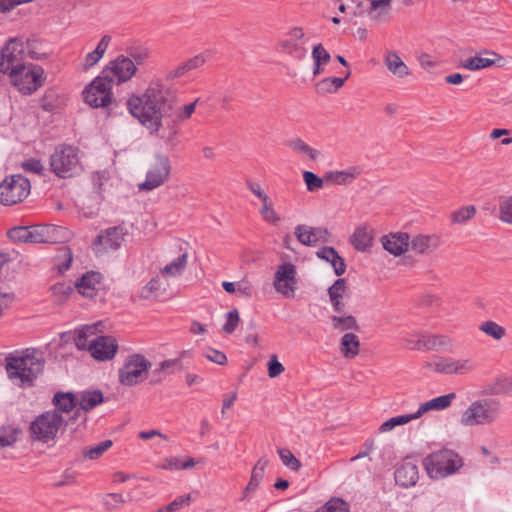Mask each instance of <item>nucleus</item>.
I'll list each match as a JSON object with an SVG mask.
<instances>
[{
    "instance_id": "obj_54",
    "label": "nucleus",
    "mask_w": 512,
    "mask_h": 512,
    "mask_svg": "<svg viewBox=\"0 0 512 512\" xmlns=\"http://www.w3.org/2000/svg\"><path fill=\"white\" fill-rule=\"evenodd\" d=\"M500 219L512 224V196L503 199L499 204Z\"/></svg>"
},
{
    "instance_id": "obj_36",
    "label": "nucleus",
    "mask_w": 512,
    "mask_h": 512,
    "mask_svg": "<svg viewBox=\"0 0 512 512\" xmlns=\"http://www.w3.org/2000/svg\"><path fill=\"white\" fill-rule=\"evenodd\" d=\"M386 67L396 77L403 79L410 75L408 66L401 60L396 53H391L386 56Z\"/></svg>"
},
{
    "instance_id": "obj_12",
    "label": "nucleus",
    "mask_w": 512,
    "mask_h": 512,
    "mask_svg": "<svg viewBox=\"0 0 512 512\" xmlns=\"http://www.w3.org/2000/svg\"><path fill=\"white\" fill-rule=\"evenodd\" d=\"M113 84L100 73L83 91L85 103L92 108H107L113 102Z\"/></svg>"
},
{
    "instance_id": "obj_24",
    "label": "nucleus",
    "mask_w": 512,
    "mask_h": 512,
    "mask_svg": "<svg viewBox=\"0 0 512 512\" xmlns=\"http://www.w3.org/2000/svg\"><path fill=\"white\" fill-rule=\"evenodd\" d=\"M481 393L485 396L506 395L512 397V377L502 375L494 378L484 386Z\"/></svg>"
},
{
    "instance_id": "obj_4",
    "label": "nucleus",
    "mask_w": 512,
    "mask_h": 512,
    "mask_svg": "<svg viewBox=\"0 0 512 512\" xmlns=\"http://www.w3.org/2000/svg\"><path fill=\"white\" fill-rule=\"evenodd\" d=\"M423 465L431 479H442L455 474L463 466V461L455 451L441 449L425 457Z\"/></svg>"
},
{
    "instance_id": "obj_17",
    "label": "nucleus",
    "mask_w": 512,
    "mask_h": 512,
    "mask_svg": "<svg viewBox=\"0 0 512 512\" xmlns=\"http://www.w3.org/2000/svg\"><path fill=\"white\" fill-rule=\"evenodd\" d=\"M137 68L131 58L124 55L118 56L110 61L102 70V74L106 76L111 83L121 84L132 78Z\"/></svg>"
},
{
    "instance_id": "obj_27",
    "label": "nucleus",
    "mask_w": 512,
    "mask_h": 512,
    "mask_svg": "<svg viewBox=\"0 0 512 512\" xmlns=\"http://www.w3.org/2000/svg\"><path fill=\"white\" fill-rule=\"evenodd\" d=\"M268 464L269 460L266 457H262L257 461V463L252 469L250 480L246 487L244 488L243 497L241 498V500H244L247 497H249V495L258 488V486L260 485L264 478L265 469L268 466Z\"/></svg>"
},
{
    "instance_id": "obj_18",
    "label": "nucleus",
    "mask_w": 512,
    "mask_h": 512,
    "mask_svg": "<svg viewBox=\"0 0 512 512\" xmlns=\"http://www.w3.org/2000/svg\"><path fill=\"white\" fill-rule=\"evenodd\" d=\"M296 276L297 270L294 264L286 262L279 265L274 274L275 290L285 297H293L297 284Z\"/></svg>"
},
{
    "instance_id": "obj_34",
    "label": "nucleus",
    "mask_w": 512,
    "mask_h": 512,
    "mask_svg": "<svg viewBox=\"0 0 512 512\" xmlns=\"http://www.w3.org/2000/svg\"><path fill=\"white\" fill-rule=\"evenodd\" d=\"M372 230H368V226L359 227L352 235L351 242L358 251H365L372 245Z\"/></svg>"
},
{
    "instance_id": "obj_40",
    "label": "nucleus",
    "mask_w": 512,
    "mask_h": 512,
    "mask_svg": "<svg viewBox=\"0 0 512 512\" xmlns=\"http://www.w3.org/2000/svg\"><path fill=\"white\" fill-rule=\"evenodd\" d=\"M187 254L183 253L169 264H167L162 270L161 274L165 277H177L182 274L187 265Z\"/></svg>"
},
{
    "instance_id": "obj_38",
    "label": "nucleus",
    "mask_w": 512,
    "mask_h": 512,
    "mask_svg": "<svg viewBox=\"0 0 512 512\" xmlns=\"http://www.w3.org/2000/svg\"><path fill=\"white\" fill-rule=\"evenodd\" d=\"M180 368L181 361L179 359H170L162 361L159 364V367L152 372V383H159L162 380L163 376L172 374L175 372V370Z\"/></svg>"
},
{
    "instance_id": "obj_46",
    "label": "nucleus",
    "mask_w": 512,
    "mask_h": 512,
    "mask_svg": "<svg viewBox=\"0 0 512 512\" xmlns=\"http://www.w3.org/2000/svg\"><path fill=\"white\" fill-rule=\"evenodd\" d=\"M333 327L339 331H345V330H357L358 325L356 322V319L349 315V316H333L332 317Z\"/></svg>"
},
{
    "instance_id": "obj_59",
    "label": "nucleus",
    "mask_w": 512,
    "mask_h": 512,
    "mask_svg": "<svg viewBox=\"0 0 512 512\" xmlns=\"http://www.w3.org/2000/svg\"><path fill=\"white\" fill-rule=\"evenodd\" d=\"M149 56L145 48L133 47L128 50V58H131L136 65H142Z\"/></svg>"
},
{
    "instance_id": "obj_37",
    "label": "nucleus",
    "mask_w": 512,
    "mask_h": 512,
    "mask_svg": "<svg viewBox=\"0 0 512 512\" xmlns=\"http://www.w3.org/2000/svg\"><path fill=\"white\" fill-rule=\"evenodd\" d=\"M279 46L282 53L288 54L294 59L302 60L306 57V48L293 39H283L280 41Z\"/></svg>"
},
{
    "instance_id": "obj_7",
    "label": "nucleus",
    "mask_w": 512,
    "mask_h": 512,
    "mask_svg": "<svg viewBox=\"0 0 512 512\" xmlns=\"http://www.w3.org/2000/svg\"><path fill=\"white\" fill-rule=\"evenodd\" d=\"M53 226H13L7 231L10 240L17 243H57L65 236L59 237Z\"/></svg>"
},
{
    "instance_id": "obj_33",
    "label": "nucleus",
    "mask_w": 512,
    "mask_h": 512,
    "mask_svg": "<svg viewBox=\"0 0 512 512\" xmlns=\"http://www.w3.org/2000/svg\"><path fill=\"white\" fill-rule=\"evenodd\" d=\"M54 406L62 412L72 411L78 404V398L72 392H57L53 397Z\"/></svg>"
},
{
    "instance_id": "obj_21",
    "label": "nucleus",
    "mask_w": 512,
    "mask_h": 512,
    "mask_svg": "<svg viewBox=\"0 0 512 512\" xmlns=\"http://www.w3.org/2000/svg\"><path fill=\"white\" fill-rule=\"evenodd\" d=\"M246 186L256 197L262 201L260 213L266 222L274 223L282 221V218L273 208V202L271 198L262 190L259 183L248 180L246 182Z\"/></svg>"
},
{
    "instance_id": "obj_19",
    "label": "nucleus",
    "mask_w": 512,
    "mask_h": 512,
    "mask_svg": "<svg viewBox=\"0 0 512 512\" xmlns=\"http://www.w3.org/2000/svg\"><path fill=\"white\" fill-rule=\"evenodd\" d=\"M125 234L123 226H110L95 238L92 248L96 254L115 250L120 247Z\"/></svg>"
},
{
    "instance_id": "obj_55",
    "label": "nucleus",
    "mask_w": 512,
    "mask_h": 512,
    "mask_svg": "<svg viewBox=\"0 0 512 512\" xmlns=\"http://www.w3.org/2000/svg\"><path fill=\"white\" fill-rule=\"evenodd\" d=\"M52 294L56 297L57 301L65 300L73 291L71 285L59 282L51 287Z\"/></svg>"
},
{
    "instance_id": "obj_58",
    "label": "nucleus",
    "mask_w": 512,
    "mask_h": 512,
    "mask_svg": "<svg viewBox=\"0 0 512 512\" xmlns=\"http://www.w3.org/2000/svg\"><path fill=\"white\" fill-rule=\"evenodd\" d=\"M349 178H353V175L345 171H330L324 176L326 181L335 184H345Z\"/></svg>"
},
{
    "instance_id": "obj_35",
    "label": "nucleus",
    "mask_w": 512,
    "mask_h": 512,
    "mask_svg": "<svg viewBox=\"0 0 512 512\" xmlns=\"http://www.w3.org/2000/svg\"><path fill=\"white\" fill-rule=\"evenodd\" d=\"M286 146L296 153L306 155L311 160H317L321 155L320 151L310 147L299 137H294L286 141Z\"/></svg>"
},
{
    "instance_id": "obj_26",
    "label": "nucleus",
    "mask_w": 512,
    "mask_h": 512,
    "mask_svg": "<svg viewBox=\"0 0 512 512\" xmlns=\"http://www.w3.org/2000/svg\"><path fill=\"white\" fill-rule=\"evenodd\" d=\"M497 60H501L497 53L485 50L481 54L463 61L462 67L470 71H476L495 65Z\"/></svg>"
},
{
    "instance_id": "obj_3",
    "label": "nucleus",
    "mask_w": 512,
    "mask_h": 512,
    "mask_svg": "<svg viewBox=\"0 0 512 512\" xmlns=\"http://www.w3.org/2000/svg\"><path fill=\"white\" fill-rule=\"evenodd\" d=\"M44 360L36 351L6 357V370L11 379H19L22 383L32 382L42 373Z\"/></svg>"
},
{
    "instance_id": "obj_47",
    "label": "nucleus",
    "mask_w": 512,
    "mask_h": 512,
    "mask_svg": "<svg viewBox=\"0 0 512 512\" xmlns=\"http://www.w3.org/2000/svg\"><path fill=\"white\" fill-rule=\"evenodd\" d=\"M349 504L340 498L330 499L324 506L317 509L316 512H349Z\"/></svg>"
},
{
    "instance_id": "obj_49",
    "label": "nucleus",
    "mask_w": 512,
    "mask_h": 512,
    "mask_svg": "<svg viewBox=\"0 0 512 512\" xmlns=\"http://www.w3.org/2000/svg\"><path fill=\"white\" fill-rule=\"evenodd\" d=\"M198 102H199V99H196L194 102L184 105L180 108L176 109V106H175L174 111L172 112V114H174V116H175L174 121L175 122H177V121L183 122V121L188 120L194 113Z\"/></svg>"
},
{
    "instance_id": "obj_22",
    "label": "nucleus",
    "mask_w": 512,
    "mask_h": 512,
    "mask_svg": "<svg viewBox=\"0 0 512 512\" xmlns=\"http://www.w3.org/2000/svg\"><path fill=\"white\" fill-rule=\"evenodd\" d=\"M295 235L300 243L314 246L319 242L327 241L328 231L323 226H297Z\"/></svg>"
},
{
    "instance_id": "obj_5",
    "label": "nucleus",
    "mask_w": 512,
    "mask_h": 512,
    "mask_svg": "<svg viewBox=\"0 0 512 512\" xmlns=\"http://www.w3.org/2000/svg\"><path fill=\"white\" fill-rule=\"evenodd\" d=\"M51 171L59 178H71L82 171L78 149L69 145L58 146L50 156Z\"/></svg>"
},
{
    "instance_id": "obj_8",
    "label": "nucleus",
    "mask_w": 512,
    "mask_h": 512,
    "mask_svg": "<svg viewBox=\"0 0 512 512\" xmlns=\"http://www.w3.org/2000/svg\"><path fill=\"white\" fill-rule=\"evenodd\" d=\"M152 363L142 354L128 355L118 371L119 382L128 387L142 383L148 376Z\"/></svg>"
},
{
    "instance_id": "obj_10",
    "label": "nucleus",
    "mask_w": 512,
    "mask_h": 512,
    "mask_svg": "<svg viewBox=\"0 0 512 512\" xmlns=\"http://www.w3.org/2000/svg\"><path fill=\"white\" fill-rule=\"evenodd\" d=\"M30 181L21 174L6 177L0 183V203L12 206L22 202L30 194Z\"/></svg>"
},
{
    "instance_id": "obj_39",
    "label": "nucleus",
    "mask_w": 512,
    "mask_h": 512,
    "mask_svg": "<svg viewBox=\"0 0 512 512\" xmlns=\"http://www.w3.org/2000/svg\"><path fill=\"white\" fill-rule=\"evenodd\" d=\"M359 340L354 333H346L341 339V352L346 358H353L359 353Z\"/></svg>"
},
{
    "instance_id": "obj_44",
    "label": "nucleus",
    "mask_w": 512,
    "mask_h": 512,
    "mask_svg": "<svg viewBox=\"0 0 512 512\" xmlns=\"http://www.w3.org/2000/svg\"><path fill=\"white\" fill-rule=\"evenodd\" d=\"M113 445L111 440H104L93 447L84 448L82 454L85 458L96 460L100 458Z\"/></svg>"
},
{
    "instance_id": "obj_14",
    "label": "nucleus",
    "mask_w": 512,
    "mask_h": 512,
    "mask_svg": "<svg viewBox=\"0 0 512 512\" xmlns=\"http://www.w3.org/2000/svg\"><path fill=\"white\" fill-rule=\"evenodd\" d=\"M171 173V164L168 156L156 154L146 173V179L139 184V190L151 191L168 181Z\"/></svg>"
},
{
    "instance_id": "obj_1",
    "label": "nucleus",
    "mask_w": 512,
    "mask_h": 512,
    "mask_svg": "<svg viewBox=\"0 0 512 512\" xmlns=\"http://www.w3.org/2000/svg\"><path fill=\"white\" fill-rule=\"evenodd\" d=\"M177 104L175 91L160 79L152 80L142 95H132L126 102L129 113L151 134L162 127V119L170 117Z\"/></svg>"
},
{
    "instance_id": "obj_41",
    "label": "nucleus",
    "mask_w": 512,
    "mask_h": 512,
    "mask_svg": "<svg viewBox=\"0 0 512 512\" xmlns=\"http://www.w3.org/2000/svg\"><path fill=\"white\" fill-rule=\"evenodd\" d=\"M73 261V254L68 246H62L54 258V266L59 273L69 270Z\"/></svg>"
},
{
    "instance_id": "obj_56",
    "label": "nucleus",
    "mask_w": 512,
    "mask_h": 512,
    "mask_svg": "<svg viewBox=\"0 0 512 512\" xmlns=\"http://www.w3.org/2000/svg\"><path fill=\"white\" fill-rule=\"evenodd\" d=\"M179 134V130L176 126L171 125L167 129L163 130L160 138L165 141L170 149H173L177 145L176 137Z\"/></svg>"
},
{
    "instance_id": "obj_11",
    "label": "nucleus",
    "mask_w": 512,
    "mask_h": 512,
    "mask_svg": "<svg viewBox=\"0 0 512 512\" xmlns=\"http://www.w3.org/2000/svg\"><path fill=\"white\" fill-rule=\"evenodd\" d=\"M12 84L26 95L32 94L44 82V70L39 65L28 64L23 65L10 75Z\"/></svg>"
},
{
    "instance_id": "obj_48",
    "label": "nucleus",
    "mask_w": 512,
    "mask_h": 512,
    "mask_svg": "<svg viewBox=\"0 0 512 512\" xmlns=\"http://www.w3.org/2000/svg\"><path fill=\"white\" fill-rule=\"evenodd\" d=\"M278 454L286 467L293 471L300 470L301 462L294 456V454L289 449H279Z\"/></svg>"
},
{
    "instance_id": "obj_15",
    "label": "nucleus",
    "mask_w": 512,
    "mask_h": 512,
    "mask_svg": "<svg viewBox=\"0 0 512 512\" xmlns=\"http://www.w3.org/2000/svg\"><path fill=\"white\" fill-rule=\"evenodd\" d=\"M26 55L25 43L19 39H10L0 54V72L12 75L14 70H18L25 65Z\"/></svg>"
},
{
    "instance_id": "obj_9",
    "label": "nucleus",
    "mask_w": 512,
    "mask_h": 512,
    "mask_svg": "<svg viewBox=\"0 0 512 512\" xmlns=\"http://www.w3.org/2000/svg\"><path fill=\"white\" fill-rule=\"evenodd\" d=\"M425 367L437 374L451 376H464L476 370V363L472 358H454L450 356H439L433 361L427 362Z\"/></svg>"
},
{
    "instance_id": "obj_45",
    "label": "nucleus",
    "mask_w": 512,
    "mask_h": 512,
    "mask_svg": "<svg viewBox=\"0 0 512 512\" xmlns=\"http://www.w3.org/2000/svg\"><path fill=\"white\" fill-rule=\"evenodd\" d=\"M476 214V208L474 205L464 206L451 215V220L454 224H461L463 222L470 221Z\"/></svg>"
},
{
    "instance_id": "obj_32",
    "label": "nucleus",
    "mask_w": 512,
    "mask_h": 512,
    "mask_svg": "<svg viewBox=\"0 0 512 512\" xmlns=\"http://www.w3.org/2000/svg\"><path fill=\"white\" fill-rule=\"evenodd\" d=\"M350 71L346 72L345 77H328L316 83L315 89L319 94L334 93L339 90L350 76Z\"/></svg>"
},
{
    "instance_id": "obj_6",
    "label": "nucleus",
    "mask_w": 512,
    "mask_h": 512,
    "mask_svg": "<svg viewBox=\"0 0 512 512\" xmlns=\"http://www.w3.org/2000/svg\"><path fill=\"white\" fill-rule=\"evenodd\" d=\"M403 346L412 351H439L454 346L453 340L445 334L417 330L402 337Z\"/></svg>"
},
{
    "instance_id": "obj_52",
    "label": "nucleus",
    "mask_w": 512,
    "mask_h": 512,
    "mask_svg": "<svg viewBox=\"0 0 512 512\" xmlns=\"http://www.w3.org/2000/svg\"><path fill=\"white\" fill-rule=\"evenodd\" d=\"M418 418H420V417L418 416L417 411L412 414L399 415L396 417L389 418L388 420H386V431L392 430L395 427L400 426V425H405V424L409 423L410 421L416 420Z\"/></svg>"
},
{
    "instance_id": "obj_28",
    "label": "nucleus",
    "mask_w": 512,
    "mask_h": 512,
    "mask_svg": "<svg viewBox=\"0 0 512 512\" xmlns=\"http://www.w3.org/2000/svg\"><path fill=\"white\" fill-rule=\"evenodd\" d=\"M456 399V393L451 392L446 395L433 398L425 403L420 404L417 413L422 417L429 411H442L451 406L452 402Z\"/></svg>"
},
{
    "instance_id": "obj_64",
    "label": "nucleus",
    "mask_w": 512,
    "mask_h": 512,
    "mask_svg": "<svg viewBox=\"0 0 512 512\" xmlns=\"http://www.w3.org/2000/svg\"><path fill=\"white\" fill-rule=\"evenodd\" d=\"M284 371V366L278 361L276 355H272L268 362V375L271 378L279 376Z\"/></svg>"
},
{
    "instance_id": "obj_20",
    "label": "nucleus",
    "mask_w": 512,
    "mask_h": 512,
    "mask_svg": "<svg viewBox=\"0 0 512 512\" xmlns=\"http://www.w3.org/2000/svg\"><path fill=\"white\" fill-rule=\"evenodd\" d=\"M117 350V341L111 336H97L91 340L89 345L91 356L100 361L113 359Z\"/></svg>"
},
{
    "instance_id": "obj_42",
    "label": "nucleus",
    "mask_w": 512,
    "mask_h": 512,
    "mask_svg": "<svg viewBox=\"0 0 512 512\" xmlns=\"http://www.w3.org/2000/svg\"><path fill=\"white\" fill-rule=\"evenodd\" d=\"M98 325L99 323L87 325L75 333L74 341L78 349L89 351L91 341H89L88 338L96 334Z\"/></svg>"
},
{
    "instance_id": "obj_30",
    "label": "nucleus",
    "mask_w": 512,
    "mask_h": 512,
    "mask_svg": "<svg viewBox=\"0 0 512 512\" xmlns=\"http://www.w3.org/2000/svg\"><path fill=\"white\" fill-rule=\"evenodd\" d=\"M318 258L329 262L337 276H341L346 271V264L344 259L332 247H323L316 252Z\"/></svg>"
},
{
    "instance_id": "obj_31",
    "label": "nucleus",
    "mask_w": 512,
    "mask_h": 512,
    "mask_svg": "<svg viewBox=\"0 0 512 512\" xmlns=\"http://www.w3.org/2000/svg\"><path fill=\"white\" fill-rule=\"evenodd\" d=\"M440 245V237L436 234L418 235L411 241L412 249L419 253L425 254L434 251Z\"/></svg>"
},
{
    "instance_id": "obj_25",
    "label": "nucleus",
    "mask_w": 512,
    "mask_h": 512,
    "mask_svg": "<svg viewBox=\"0 0 512 512\" xmlns=\"http://www.w3.org/2000/svg\"><path fill=\"white\" fill-rule=\"evenodd\" d=\"M101 280V273L96 271H89L76 281L75 287L83 296L93 297L95 292L98 290L99 285L101 284Z\"/></svg>"
},
{
    "instance_id": "obj_13",
    "label": "nucleus",
    "mask_w": 512,
    "mask_h": 512,
    "mask_svg": "<svg viewBox=\"0 0 512 512\" xmlns=\"http://www.w3.org/2000/svg\"><path fill=\"white\" fill-rule=\"evenodd\" d=\"M63 423V418L56 411H47L37 416L30 425L31 437L35 440L48 442L54 439Z\"/></svg>"
},
{
    "instance_id": "obj_53",
    "label": "nucleus",
    "mask_w": 512,
    "mask_h": 512,
    "mask_svg": "<svg viewBox=\"0 0 512 512\" xmlns=\"http://www.w3.org/2000/svg\"><path fill=\"white\" fill-rule=\"evenodd\" d=\"M240 321L239 312L237 309H233L226 314V322L222 327V330L226 334H231L235 331Z\"/></svg>"
},
{
    "instance_id": "obj_62",
    "label": "nucleus",
    "mask_w": 512,
    "mask_h": 512,
    "mask_svg": "<svg viewBox=\"0 0 512 512\" xmlns=\"http://www.w3.org/2000/svg\"><path fill=\"white\" fill-rule=\"evenodd\" d=\"M346 281L343 278L337 279L334 284L329 287L328 295L330 300L341 299L345 291Z\"/></svg>"
},
{
    "instance_id": "obj_57",
    "label": "nucleus",
    "mask_w": 512,
    "mask_h": 512,
    "mask_svg": "<svg viewBox=\"0 0 512 512\" xmlns=\"http://www.w3.org/2000/svg\"><path fill=\"white\" fill-rule=\"evenodd\" d=\"M312 59L313 62H318L325 65L330 61L331 56L322 44H317L313 47Z\"/></svg>"
},
{
    "instance_id": "obj_50",
    "label": "nucleus",
    "mask_w": 512,
    "mask_h": 512,
    "mask_svg": "<svg viewBox=\"0 0 512 512\" xmlns=\"http://www.w3.org/2000/svg\"><path fill=\"white\" fill-rule=\"evenodd\" d=\"M162 283L158 277L152 278L140 292V297L143 299H149L153 296H157L161 290Z\"/></svg>"
},
{
    "instance_id": "obj_51",
    "label": "nucleus",
    "mask_w": 512,
    "mask_h": 512,
    "mask_svg": "<svg viewBox=\"0 0 512 512\" xmlns=\"http://www.w3.org/2000/svg\"><path fill=\"white\" fill-rule=\"evenodd\" d=\"M303 179L307 186V190L310 192L321 189L323 187L324 181H326L324 178H320L311 171H305L303 173Z\"/></svg>"
},
{
    "instance_id": "obj_43",
    "label": "nucleus",
    "mask_w": 512,
    "mask_h": 512,
    "mask_svg": "<svg viewBox=\"0 0 512 512\" xmlns=\"http://www.w3.org/2000/svg\"><path fill=\"white\" fill-rule=\"evenodd\" d=\"M479 330L496 341H500L506 335V329L492 320L482 322Z\"/></svg>"
},
{
    "instance_id": "obj_29",
    "label": "nucleus",
    "mask_w": 512,
    "mask_h": 512,
    "mask_svg": "<svg viewBox=\"0 0 512 512\" xmlns=\"http://www.w3.org/2000/svg\"><path fill=\"white\" fill-rule=\"evenodd\" d=\"M103 400V394L99 390L82 392L80 400H78L80 409L76 410L75 416L73 418L83 416V419L85 420V413H82V411L87 412L92 410L97 405L102 403Z\"/></svg>"
},
{
    "instance_id": "obj_16",
    "label": "nucleus",
    "mask_w": 512,
    "mask_h": 512,
    "mask_svg": "<svg viewBox=\"0 0 512 512\" xmlns=\"http://www.w3.org/2000/svg\"><path fill=\"white\" fill-rule=\"evenodd\" d=\"M409 246V236L406 233H395L386 236V251L393 254L394 257L386 259V266L389 268L396 265L413 266L414 259L411 256H403L397 259L398 256L402 255L407 251Z\"/></svg>"
},
{
    "instance_id": "obj_23",
    "label": "nucleus",
    "mask_w": 512,
    "mask_h": 512,
    "mask_svg": "<svg viewBox=\"0 0 512 512\" xmlns=\"http://www.w3.org/2000/svg\"><path fill=\"white\" fill-rule=\"evenodd\" d=\"M394 476L396 484L403 488L415 486L419 479L418 466L411 461L403 462L396 468Z\"/></svg>"
},
{
    "instance_id": "obj_63",
    "label": "nucleus",
    "mask_w": 512,
    "mask_h": 512,
    "mask_svg": "<svg viewBox=\"0 0 512 512\" xmlns=\"http://www.w3.org/2000/svg\"><path fill=\"white\" fill-rule=\"evenodd\" d=\"M16 441H17V430H15V429L0 430V445L2 447L11 446Z\"/></svg>"
},
{
    "instance_id": "obj_2",
    "label": "nucleus",
    "mask_w": 512,
    "mask_h": 512,
    "mask_svg": "<svg viewBox=\"0 0 512 512\" xmlns=\"http://www.w3.org/2000/svg\"><path fill=\"white\" fill-rule=\"evenodd\" d=\"M503 413L499 399L484 397L471 401L461 412L459 423L464 428L491 426L496 423Z\"/></svg>"
},
{
    "instance_id": "obj_60",
    "label": "nucleus",
    "mask_w": 512,
    "mask_h": 512,
    "mask_svg": "<svg viewBox=\"0 0 512 512\" xmlns=\"http://www.w3.org/2000/svg\"><path fill=\"white\" fill-rule=\"evenodd\" d=\"M367 13L372 19H378L384 13V0H367Z\"/></svg>"
},
{
    "instance_id": "obj_61",
    "label": "nucleus",
    "mask_w": 512,
    "mask_h": 512,
    "mask_svg": "<svg viewBox=\"0 0 512 512\" xmlns=\"http://www.w3.org/2000/svg\"><path fill=\"white\" fill-rule=\"evenodd\" d=\"M191 497L189 494L179 496L174 499L170 504H168L164 509H160L159 512H176L184 505H188L190 503Z\"/></svg>"
}]
</instances>
